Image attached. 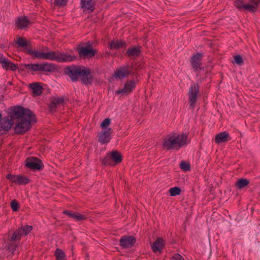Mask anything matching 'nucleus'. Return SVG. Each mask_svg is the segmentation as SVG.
I'll use <instances>...</instances> for the list:
<instances>
[{"mask_svg":"<svg viewBox=\"0 0 260 260\" xmlns=\"http://www.w3.org/2000/svg\"><path fill=\"white\" fill-rule=\"evenodd\" d=\"M187 134L183 133L177 136H172L164 140L163 147L167 150L174 149L178 150L181 147L187 144Z\"/></svg>","mask_w":260,"mask_h":260,"instance_id":"obj_1","label":"nucleus"},{"mask_svg":"<svg viewBox=\"0 0 260 260\" xmlns=\"http://www.w3.org/2000/svg\"><path fill=\"white\" fill-rule=\"evenodd\" d=\"M37 122L36 115L32 112L31 117H24L17 121L14 127L15 133L17 135H23L31 127V123Z\"/></svg>","mask_w":260,"mask_h":260,"instance_id":"obj_2","label":"nucleus"},{"mask_svg":"<svg viewBox=\"0 0 260 260\" xmlns=\"http://www.w3.org/2000/svg\"><path fill=\"white\" fill-rule=\"evenodd\" d=\"M9 114L8 116L12 120H18L24 117H31V115H32V112L28 109L17 106L10 108Z\"/></svg>","mask_w":260,"mask_h":260,"instance_id":"obj_3","label":"nucleus"},{"mask_svg":"<svg viewBox=\"0 0 260 260\" xmlns=\"http://www.w3.org/2000/svg\"><path fill=\"white\" fill-rule=\"evenodd\" d=\"M84 66L72 65L64 68V75L69 77L72 82H76L79 80L81 74H85V72H82Z\"/></svg>","mask_w":260,"mask_h":260,"instance_id":"obj_4","label":"nucleus"},{"mask_svg":"<svg viewBox=\"0 0 260 260\" xmlns=\"http://www.w3.org/2000/svg\"><path fill=\"white\" fill-rule=\"evenodd\" d=\"M30 54L36 58L56 60L58 61L59 52L50 51L47 53H44L37 51H29Z\"/></svg>","mask_w":260,"mask_h":260,"instance_id":"obj_5","label":"nucleus"},{"mask_svg":"<svg viewBox=\"0 0 260 260\" xmlns=\"http://www.w3.org/2000/svg\"><path fill=\"white\" fill-rule=\"evenodd\" d=\"M249 2V4H244L243 2L235 7L239 10H244L250 13H254L257 11L260 0H250Z\"/></svg>","mask_w":260,"mask_h":260,"instance_id":"obj_6","label":"nucleus"},{"mask_svg":"<svg viewBox=\"0 0 260 260\" xmlns=\"http://www.w3.org/2000/svg\"><path fill=\"white\" fill-rule=\"evenodd\" d=\"M25 163V166L32 170H40L44 167L41 160L35 157H28Z\"/></svg>","mask_w":260,"mask_h":260,"instance_id":"obj_7","label":"nucleus"},{"mask_svg":"<svg viewBox=\"0 0 260 260\" xmlns=\"http://www.w3.org/2000/svg\"><path fill=\"white\" fill-rule=\"evenodd\" d=\"M200 86L198 83H196L192 85L189 89L188 93L189 102L190 106L193 109L197 101V95L199 93Z\"/></svg>","mask_w":260,"mask_h":260,"instance_id":"obj_8","label":"nucleus"},{"mask_svg":"<svg viewBox=\"0 0 260 260\" xmlns=\"http://www.w3.org/2000/svg\"><path fill=\"white\" fill-rule=\"evenodd\" d=\"M76 50L81 58H91L94 56L96 53V50L92 48L83 47L81 44L78 46Z\"/></svg>","mask_w":260,"mask_h":260,"instance_id":"obj_9","label":"nucleus"},{"mask_svg":"<svg viewBox=\"0 0 260 260\" xmlns=\"http://www.w3.org/2000/svg\"><path fill=\"white\" fill-rule=\"evenodd\" d=\"M133 70L134 67L133 65L121 67L114 72V76L116 79H123L131 74L133 72Z\"/></svg>","mask_w":260,"mask_h":260,"instance_id":"obj_10","label":"nucleus"},{"mask_svg":"<svg viewBox=\"0 0 260 260\" xmlns=\"http://www.w3.org/2000/svg\"><path fill=\"white\" fill-rule=\"evenodd\" d=\"M13 124L14 121L8 116L3 118L0 121V132L3 131V134L7 133Z\"/></svg>","mask_w":260,"mask_h":260,"instance_id":"obj_11","label":"nucleus"},{"mask_svg":"<svg viewBox=\"0 0 260 260\" xmlns=\"http://www.w3.org/2000/svg\"><path fill=\"white\" fill-rule=\"evenodd\" d=\"M112 133L113 131L110 127L101 131L98 134V136L99 137V142L103 144L108 143L111 140L110 136Z\"/></svg>","mask_w":260,"mask_h":260,"instance_id":"obj_12","label":"nucleus"},{"mask_svg":"<svg viewBox=\"0 0 260 260\" xmlns=\"http://www.w3.org/2000/svg\"><path fill=\"white\" fill-rule=\"evenodd\" d=\"M135 82L134 80L126 81L124 84V87L116 91V93L117 94H121L122 95H127L133 91L135 88Z\"/></svg>","mask_w":260,"mask_h":260,"instance_id":"obj_13","label":"nucleus"},{"mask_svg":"<svg viewBox=\"0 0 260 260\" xmlns=\"http://www.w3.org/2000/svg\"><path fill=\"white\" fill-rule=\"evenodd\" d=\"M82 72H85V74L81 73L80 76L82 83L86 85H91L93 80V76L91 75V70L84 67Z\"/></svg>","mask_w":260,"mask_h":260,"instance_id":"obj_14","label":"nucleus"},{"mask_svg":"<svg viewBox=\"0 0 260 260\" xmlns=\"http://www.w3.org/2000/svg\"><path fill=\"white\" fill-rule=\"evenodd\" d=\"M136 242V238L132 236H122L119 240L120 245L123 248H131Z\"/></svg>","mask_w":260,"mask_h":260,"instance_id":"obj_15","label":"nucleus"},{"mask_svg":"<svg viewBox=\"0 0 260 260\" xmlns=\"http://www.w3.org/2000/svg\"><path fill=\"white\" fill-rule=\"evenodd\" d=\"M16 44H17L18 47L24 48L26 51L27 53L31 55L29 52V51H34L32 49V46L31 45L30 41H27L26 39H25L23 37H19L18 38L17 41H16Z\"/></svg>","mask_w":260,"mask_h":260,"instance_id":"obj_16","label":"nucleus"},{"mask_svg":"<svg viewBox=\"0 0 260 260\" xmlns=\"http://www.w3.org/2000/svg\"><path fill=\"white\" fill-rule=\"evenodd\" d=\"M203 56V54L200 53H197L192 56L190 62L192 68L196 71H198L199 69H202L201 67L202 63L201 61Z\"/></svg>","mask_w":260,"mask_h":260,"instance_id":"obj_17","label":"nucleus"},{"mask_svg":"<svg viewBox=\"0 0 260 260\" xmlns=\"http://www.w3.org/2000/svg\"><path fill=\"white\" fill-rule=\"evenodd\" d=\"M64 99L63 97L53 98L49 105V109L50 112L54 113L56 111L57 106L60 105H63Z\"/></svg>","mask_w":260,"mask_h":260,"instance_id":"obj_18","label":"nucleus"},{"mask_svg":"<svg viewBox=\"0 0 260 260\" xmlns=\"http://www.w3.org/2000/svg\"><path fill=\"white\" fill-rule=\"evenodd\" d=\"M231 137L229 133L225 131L221 132L216 135L215 138V141L217 144L225 143L231 140Z\"/></svg>","mask_w":260,"mask_h":260,"instance_id":"obj_19","label":"nucleus"},{"mask_svg":"<svg viewBox=\"0 0 260 260\" xmlns=\"http://www.w3.org/2000/svg\"><path fill=\"white\" fill-rule=\"evenodd\" d=\"M77 59V56L67 54L59 52L58 61L60 62H70L76 60Z\"/></svg>","mask_w":260,"mask_h":260,"instance_id":"obj_20","label":"nucleus"},{"mask_svg":"<svg viewBox=\"0 0 260 260\" xmlns=\"http://www.w3.org/2000/svg\"><path fill=\"white\" fill-rule=\"evenodd\" d=\"M30 23V22L26 16L20 17L18 18L16 26L19 29H23L28 27Z\"/></svg>","mask_w":260,"mask_h":260,"instance_id":"obj_21","label":"nucleus"},{"mask_svg":"<svg viewBox=\"0 0 260 260\" xmlns=\"http://www.w3.org/2000/svg\"><path fill=\"white\" fill-rule=\"evenodd\" d=\"M29 87L32 90L35 96L40 95L42 93L43 87L40 83L34 82L29 85Z\"/></svg>","mask_w":260,"mask_h":260,"instance_id":"obj_22","label":"nucleus"},{"mask_svg":"<svg viewBox=\"0 0 260 260\" xmlns=\"http://www.w3.org/2000/svg\"><path fill=\"white\" fill-rule=\"evenodd\" d=\"M164 248V241L161 238H158L152 244L151 249L153 252L156 253L161 252Z\"/></svg>","mask_w":260,"mask_h":260,"instance_id":"obj_23","label":"nucleus"},{"mask_svg":"<svg viewBox=\"0 0 260 260\" xmlns=\"http://www.w3.org/2000/svg\"><path fill=\"white\" fill-rule=\"evenodd\" d=\"M141 51V47L140 46L131 47L127 50L126 54L129 57L135 58L140 56Z\"/></svg>","mask_w":260,"mask_h":260,"instance_id":"obj_24","label":"nucleus"},{"mask_svg":"<svg viewBox=\"0 0 260 260\" xmlns=\"http://www.w3.org/2000/svg\"><path fill=\"white\" fill-rule=\"evenodd\" d=\"M55 64L45 62L38 64V71L51 72L55 70Z\"/></svg>","mask_w":260,"mask_h":260,"instance_id":"obj_25","label":"nucleus"},{"mask_svg":"<svg viewBox=\"0 0 260 260\" xmlns=\"http://www.w3.org/2000/svg\"><path fill=\"white\" fill-rule=\"evenodd\" d=\"M126 47V44L125 42L122 40L112 41L109 45L110 49L118 50L120 48H125Z\"/></svg>","mask_w":260,"mask_h":260,"instance_id":"obj_26","label":"nucleus"},{"mask_svg":"<svg viewBox=\"0 0 260 260\" xmlns=\"http://www.w3.org/2000/svg\"><path fill=\"white\" fill-rule=\"evenodd\" d=\"M81 8L92 12L94 11V4L92 0H81Z\"/></svg>","mask_w":260,"mask_h":260,"instance_id":"obj_27","label":"nucleus"},{"mask_svg":"<svg viewBox=\"0 0 260 260\" xmlns=\"http://www.w3.org/2000/svg\"><path fill=\"white\" fill-rule=\"evenodd\" d=\"M110 154L112 161H114L115 164H119L122 161V155L118 151H113Z\"/></svg>","mask_w":260,"mask_h":260,"instance_id":"obj_28","label":"nucleus"},{"mask_svg":"<svg viewBox=\"0 0 260 260\" xmlns=\"http://www.w3.org/2000/svg\"><path fill=\"white\" fill-rule=\"evenodd\" d=\"M249 183V182L247 179L241 178L236 181L235 183V186L238 189H241L247 186Z\"/></svg>","mask_w":260,"mask_h":260,"instance_id":"obj_29","label":"nucleus"},{"mask_svg":"<svg viewBox=\"0 0 260 260\" xmlns=\"http://www.w3.org/2000/svg\"><path fill=\"white\" fill-rule=\"evenodd\" d=\"M56 260H66L65 253L60 249L57 248L54 252Z\"/></svg>","mask_w":260,"mask_h":260,"instance_id":"obj_30","label":"nucleus"},{"mask_svg":"<svg viewBox=\"0 0 260 260\" xmlns=\"http://www.w3.org/2000/svg\"><path fill=\"white\" fill-rule=\"evenodd\" d=\"M32 229V226L31 225H25L24 226H21L20 228L19 229V232L21 233L22 235H27Z\"/></svg>","mask_w":260,"mask_h":260,"instance_id":"obj_31","label":"nucleus"},{"mask_svg":"<svg viewBox=\"0 0 260 260\" xmlns=\"http://www.w3.org/2000/svg\"><path fill=\"white\" fill-rule=\"evenodd\" d=\"M169 191L171 196L174 197L180 194L181 192V189L179 187L176 186L171 188Z\"/></svg>","mask_w":260,"mask_h":260,"instance_id":"obj_32","label":"nucleus"},{"mask_svg":"<svg viewBox=\"0 0 260 260\" xmlns=\"http://www.w3.org/2000/svg\"><path fill=\"white\" fill-rule=\"evenodd\" d=\"M22 234L19 232V229L14 232L11 238L10 241L15 242L16 241L19 240L20 239L21 237L22 236Z\"/></svg>","mask_w":260,"mask_h":260,"instance_id":"obj_33","label":"nucleus"},{"mask_svg":"<svg viewBox=\"0 0 260 260\" xmlns=\"http://www.w3.org/2000/svg\"><path fill=\"white\" fill-rule=\"evenodd\" d=\"M181 169L184 172H186L190 170V166L188 162L185 161H181L180 165Z\"/></svg>","mask_w":260,"mask_h":260,"instance_id":"obj_34","label":"nucleus"},{"mask_svg":"<svg viewBox=\"0 0 260 260\" xmlns=\"http://www.w3.org/2000/svg\"><path fill=\"white\" fill-rule=\"evenodd\" d=\"M29 182V179L24 176L18 175L17 184L25 185Z\"/></svg>","mask_w":260,"mask_h":260,"instance_id":"obj_35","label":"nucleus"},{"mask_svg":"<svg viewBox=\"0 0 260 260\" xmlns=\"http://www.w3.org/2000/svg\"><path fill=\"white\" fill-rule=\"evenodd\" d=\"M102 164L104 165H112V160L111 158L110 154L107 153L106 156L102 159Z\"/></svg>","mask_w":260,"mask_h":260,"instance_id":"obj_36","label":"nucleus"},{"mask_svg":"<svg viewBox=\"0 0 260 260\" xmlns=\"http://www.w3.org/2000/svg\"><path fill=\"white\" fill-rule=\"evenodd\" d=\"M23 66L25 67L26 69L35 72L38 71V64H24Z\"/></svg>","mask_w":260,"mask_h":260,"instance_id":"obj_37","label":"nucleus"},{"mask_svg":"<svg viewBox=\"0 0 260 260\" xmlns=\"http://www.w3.org/2000/svg\"><path fill=\"white\" fill-rule=\"evenodd\" d=\"M17 246V245L15 242H11L10 241V243H9L7 250L9 252H11L12 253H13L14 251L16 250Z\"/></svg>","mask_w":260,"mask_h":260,"instance_id":"obj_38","label":"nucleus"},{"mask_svg":"<svg viewBox=\"0 0 260 260\" xmlns=\"http://www.w3.org/2000/svg\"><path fill=\"white\" fill-rule=\"evenodd\" d=\"M11 207L13 211H18L20 207L19 203L15 200H13L11 202Z\"/></svg>","mask_w":260,"mask_h":260,"instance_id":"obj_39","label":"nucleus"},{"mask_svg":"<svg viewBox=\"0 0 260 260\" xmlns=\"http://www.w3.org/2000/svg\"><path fill=\"white\" fill-rule=\"evenodd\" d=\"M111 123V119L109 118H107L105 119L100 125V127L102 128H105V129L108 128L107 127Z\"/></svg>","mask_w":260,"mask_h":260,"instance_id":"obj_40","label":"nucleus"},{"mask_svg":"<svg viewBox=\"0 0 260 260\" xmlns=\"http://www.w3.org/2000/svg\"><path fill=\"white\" fill-rule=\"evenodd\" d=\"M2 59L3 60L1 63L2 64L3 68H5L6 70H9V66L11 63V61L6 59L5 57L2 58Z\"/></svg>","mask_w":260,"mask_h":260,"instance_id":"obj_41","label":"nucleus"},{"mask_svg":"<svg viewBox=\"0 0 260 260\" xmlns=\"http://www.w3.org/2000/svg\"><path fill=\"white\" fill-rule=\"evenodd\" d=\"M18 175H15L11 174H8L6 176V178L12 182L17 183Z\"/></svg>","mask_w":260,"mask_h":260,"instance_id":"obj_42","label":"nucleus"},{"mask_svg":"<svg viewBox=\"0 0 260 260\" xmlns=\"http://www.w3.org/2000/svg\"><path fill=\"white\" fill-rule=\"evenodd\" d=\"M235 62L238 65H242L243 63L242 57L240 55L234 56Z\"/></svg>","mask_w":260,"mask_h":260,"instance_id":"obj_43","label":"nucleus"},{"mask_svg":"<svg viewBox=\"0 0 260 260\" xmlns=\"http://www.w3.org/2000/svg\"><path fill=\"white\" fill-rule=\"evenodd\" d=\"M68 0H55L54 5L59 6H64L67 5Z\"/></svg>","mask_w":260,"mask_h":260,"instance_id":"obj_44","label":"nucleus"},{"mask_svg":"<svg viewBox=\"0 0 260 260\" xmlns=\"http://www.w3.org/2000/svg\"><path fill=\"white\" fill-rule=\"evenodd\" d=\"M87 219V217L86 216L81 214L79 213H77V214H76L75 218L74 219H75L76 221H81L82 220H85Z\"/></svg>","mask_w":260,"mask_h":260,"instance_id":"obj_45","label":"nucleus"},{"mask_svg":"<svg viewBox=\"0 0 260 260\" xmlns=\"http://www.w3.org/2000/svg\"><path fill=\"white\" fill-rule=\"evenodd\" d=\"M171 260H185L184 258L179 253H176L172 257Z\"/></svg>","mask_w":260,"mask_h":260,"instance_id":"obj_46","label":"nucleus"},{"mask_svg":"<svg viewBox=\"0 0 260 260\" xmlns=\"http://www.w3.org/2000/svg\"><path fill=\"white\" fill-rule=\"evenodd\" d=\"M17 69H18L17 66L11 61L10 66H9V70H11L12 71H16Z\"/></svg>","mask_w":260,"mask_h":260,"instance_id":"obj_47","label":"nucleus"},{"mask_svg":"<svg viewBox=\"0 0 260 260\" xmlns=\"http://www.w3.org/2000/svg\"><path fill=\"white\" fill-rule=\"evenodd\" d=\"M72 212H73L69 211V210H64L62 213L63 214L67 215L69 217H71V216L72 214Z\"/></svg>","mask_w":260,"mask_h":260,"instance_id":"obj_48","label":"nucleus"},{"mask_svg":"<svg viewBox=\"0 0 260 260\" xmlns=\"http://www.w3.org/2000/svg\"><path fill=\"white\" fill-rule=\"evenodd\" d=\"M243 0H235V1L234 2V5L235 7L238 4H240V3H243Z\"/></svg>","mask_w":260,"mask_h":260,"instance_id":"obj_49","label":"nucleus"},{"mask_svg":"<svg viewBox=\"0 0 260 260\" xmlns=\"http://www.w3.org/2000/svg\"><path fill=\"white\" fill-rule=\"evenodd\" d=\"M86 46H85V47L92 48V45L90 41H88L87 42H86Z\"/></svg>","mask_w":260,"mask_h":260,"instance_id":"obj_50","label":"nucleus"},{"mask_svg":"<svg viewBox=\"0 0 260 260\" xmlns=\"http://www.w3.org/2000/svg\"><path fill=\"white\" fill-rule=\"evenodd\" d=\"M77 212H72V215H71L70 217L72 218L73 219H75V216H76V214H77Z\"/></svg>","mask_w":260,"mask_h":260,"instance_id":"obj_51","label":"nucleus"},{"mask_svg":"<svg viewBox=\"0 0 260 260\" xmlns=\"http://www.w3.org/2000/svg\"><path fill=\"white\" fill-rule=\"evenodd\" d=\"M4 58V57H3L2 56L1 57H0V63H1V62H2V60H3V59H2V58Z\"/></svg>","mask_w":260,"mask_h":260,"instance_id":"obj_52","label":"nucleus"}]
</instances>
